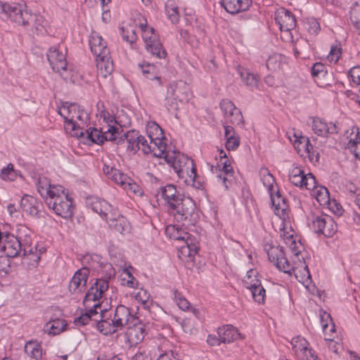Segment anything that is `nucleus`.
Segmentation results:
<instances>
[{
	"label": "nucleus",
	"mask_w": 360,
	"mask_h": 360,
	"mask_svg": "<svg viewBox=\"0 0 360 360\" xmlns=\"http://www.w3.org/2000/svg\"><path fill=\"white\" fill-rule=\"evenodd\" d=\"M220 4L226 12L235 15L247 11L252 4V0H221Z\"/></svg>",
	"instance_id": "nucleus-14"
},
{
	"label": "nucleus",
	"mask_w": 360,
	"mask_h": 360,
	"mask_svg": "<svg viewBox=\"0 0 360 360\" xmlns=\"http://www.w3.org/2000/svg\"><path fill=\"white\" fill-rule=\"evenodd\" d=\"M10 269V260L5 256H0V275H6Z\"/></svg>",
	"instance_id": "nucleus-53"
},
{
	"label": "nucleus",
	"mask_w": 360,
	"mask_h": 360,
	"mask_svg": "<svg viewBox=\"0 0 360 360\" xmlns=\"http://www.w3.org/2000/svg\"><path fill=\"white\" fill-rule=\"evenodd\" d=\"M25 352L30 357L39 359L41 357V346L36 342H28L25 345Z\"/></svg>",
	"instance_id": "nucleus-29"
},
{
	"label": "nucleus",
	"mask_w": 360,
	"mask_h": 360,
	"mask_svg": "<svg viewBox=\"0 0 360 360\" xmlns=\"http://www.w3.org/2000/svg\"><path fill=\"white\" fill-rule=\"evenodd\" d=\"M45 202L50 209H52L57 215L63 218L71 217L73 214L72 200L68 195L56 198H46Z\"/></svg>",
	"instance_id": "nucleus-7"
},
{
	"label": "nucleus",
	"mask_w": 360,
	"mask_h": 360,
	"mask_svg": "<svg viewBox=\"0 0 360 360\" xmlns=\"http://www.w3.org/2000/svg\"><path fill=\"white\" fill-rule=\"evenodd\" d=\"M311 228L316 233L323 234L326 237H332L337 231L335 221L327 214L313 216Z\"/></svg>",
	"instance_id": "nucleus-6"
},
{
	"label": "nucleus",
	"mask_w": 360,
	"mask_h": 360,
	"mask_svg": "<svg viewBox=\"0 0 360 360\" xmlns=\"http://www.w3.org/2000/svg\"><path fill=\"white\" fill-rule=\"evenodd\" d=\"M139 140L140 142L139 143V146L140 147V145L141 146V150L144 154H148L154 152V148H152L153 146L150 143H148V141L144 136L140 135Z\"/></svg>",
	"instance_id": "nucleus-54"
},
{
	"label": "nucleus",
	"mask_w": 360,
	"mask_h": 360,
	"mask_svg": "<svg viewBox=\"0 0 360 360\" xmlns=\"http://www.w3.org/2000/svg\"><path fill=\"white\" fill-rule=\"evenodd\" d=\"M120 33L122 36L123 39L126 40L127 41H128L131 44H132L136 40V32L132 29H131L130 30H129V29H127L126 31L128 33L127 34H124L125 29L124 27H120Z\"/></svg>",
	"instance_id": "nucleus-51"
},
{
	"label": "nucleus",
	"mask_w": 360,
	"mask_h": 360,
	"mask_svg": "<svg viewBox=\"0 0 360 360\" xmlns=\"http://www.w3.org/2000/svg\"><path fill=\"white\" fill-rule=\"evenodd\" d=\"M182 157H187L186 155H184V154L179 153L176 155L174 158H169L168 155L165 156V160L167 162V163L170 164L171 166L173 167L174 172L177 174L179 172V171L181 169L182 165H184V163L180 162L181 161Z\"/></svg>",
	"instance_id": "nucleus-41"
},
{
	"label": "nucleus",
	"mask_w": 360,
	"mask_h": 360,
	"mask_svg": "<svg viewBox=\"0 0 360 360\" xmlns=\"http://www.w3.org/2000/svg\"><path fill=\"white\" fill-rule=\"evenodd\" d=\"M20 205L23 211L32 216L38 214L41 206L34 197L29 195H25L22 198Z\"/></svg>",
	"instance_id": "nucleus-18"
},
{
	"label": "nucleus",
	"mask_w": 360,
	"mask_h": 360,
	"mask_svg": "<svg viewBox=\"0 0 360 360\" xmlns=\"http://www.w3.org/2000/svg\"><path fill=\"white\" fill-rule=\"evenodd\" d=\"M122 215L119 213L117 209L112 208L110 205V210H108V214H107L106 217H102V219L106 220L108 223L112 222V221H115L117 219H119Z\"/></svg>",
	"instance_id": "nucleus-56"
},
{
	"label": "nucleus",
	"mask_w": 360,
	"mask_h": 360,
	"mask_svg": "<svg viewBox=\"0 0 360 360\" xmlns=\"http://www.w3.org/2000/svg\"><path fill=\"white\" fill-rule=\"evenodd\" d=\"M109 226L112 230L120 233H128L129 231V223L123 216L115 221L109 222Z\"/></svg>",
	"instance_id": "nucleus-28"
},
{
	"label": "nucleus",
	"mask_w": 360,
	"mask_h": 360,
	"mask_svg": "<svg viewBox=\"0 0 360 360\" xmlns=\"http://www.w3.org/2000/svg\"><path fill=\"white\" fill-rule=\"evenodd\" d=\"M58 113L65 119V129L72 136L83 137L84 133L77 127L75 119L84 121L87 118V113L77 103H63L58 109Z\"/></svg>",
	"instance_id": "nucleus-3"
},
{
	"label": "nucleus",
	"mask_w": 360,
	"mask_h": 360,
	"mask_svg": "<svg viewBox=\"0 0 360 360\" xmlns=\"http://www.w3.org/2000/svg\"><path fill=\"white\" fill-rule=\"evenodd\" d=\"M37 191L41 197L46 198L49 193L54 195L53 191H51V184L49 181L45 177H39L37 184Z\"/></svg>",
	"instance_id": "nucleus-36"
},
{
	"label": "nucleus",
	"mask_w": 360,
	"mask_h": 360,
	"mask_svg": "<svg viewBox=\"0 0 360 360\" xmlns=\"http://www.w3.org/2000/svg\"><path fill=\"white\" fill-rule=\"evenodd\" d=\"M291 345L293 352L299 359L310 349L307 347L308 342L301 337L293 338Z\"/></svg>",
	"instance_id": "nucleus-22"
},
{
	"label": "nucleus",
	"mask_w": 360,
	"mask_h": 360,
	"mask_svg": "<svg viewBox=\"0 0 360 360\" xmlns=\"http://www.w3.org/2000/svg\"><path fill=\"white\" fill-rule=\"evenodd\" d=\"M240 75L245 84L250 89L257 88L258 86V76L248 71H240Z\"/></svg>",
	"instance_id": "nucleus-34"
},
{
	"label": "nucleus",
	"mask_w": 360,
	"mask_h": 360,
	"mask_svg": "<svg viewBox=\"0 0 360 360\" xmlns=\"http://www.w3.org/2000/svg\"><path fill=\"white\" fill-rule=\"evenodd\" d=\"M217 334L219 337H220L221 342L225 344L233 342L240 336L238 329L232 325H226L219 327L217 330Z\"/></svg>",
	"instance_id": "nucleus-19"
},
{
	"label": "nucleus",
	"mask_w": 360,
	"mask_h": 360,
	"mask_svg": "<svg viewBox=\"0 0 360 360\" xmlns=\"http://www.w3.org/2000/svg\"><path fill=\"white\" fill-rule=\"evenodd\" d=\"M220 107L225 115H227V110L236 111V110H238L235 105L231 101L227 99H224L221 101Z\"/></svg>",
	"instance_id": "nucleus-58"
},
{
	"label": "nucleus",
	"mask_w": 360,
	"mask_h": 360,
	"mask_svg": "<svg viewBox=\"0 0 360 360\" xmlns=\"http://www.w3.org/2000/svg\"><path fill=\"white\" fill-rule=\"evenodd\" d=\"M91 320V319L89 317V315L87 314L86 313H84V314H82L81 316L76 317L75 319L74 322L77 326H85Z\"/></svg>",
	"instance_id": "nucleus-59"
},
{
	"label": "nucleus",
	"mask_w": 360,
	"mask_h": 360,
	"mask_svg": "<svg viewBox=\"0 0 360 360\" xmlns=\"http://www.w3.org/2000/svg\"><path fill=\"white\" fill-rule=\"evenodd\" d=\"M119 129L115 127H110L107 131L103 134V142L105 141H114L116 139V134Z\"/></svg>",
	"instance_id": "nucleus-55"
},
{
	"label": "nucleus",
	"mask_w": 360,
	"mask_h": 360,
	"mask_svg": "<svg viewBox=\"0 0 360 360\" xmlns=\"http://www.w3.org/2000/svg\"><path fill=\"white\" fill-rule=\"evenodd\" d=\"M255 276V271L250 269L247 273V276L243 281L245 287L250 290L252 297L259 304L264 303L265 297V289L262 285L259 279H252Z\"/></svg>",
	"instance_id": "nucleus-9"
},
{
	"label": "nucleus",
	"mask_w": 360,
	"mask_h": 360,
	"mask_svg": "<svg viewBox=\"0 0 360 360\" xmlns=\"http://www.w3.org/2000/svg\"><path fill=\"white\" fill-rule=\"evenodd\" d=\"M300 360H321L315 354L314 351L310 349Z\"/></svg>",
	"instance_id": "nucleus-64"
},
{
	"label": "nucleus",
	"mask_w": 360,
	"mask_h": 360,
	"mask_svg": "<svg viewBox=\"0 0 360 360\" xmlns=\"http://www.w3.org/2000/svg\"><path fill=\"white\" fill-rule=\"evenodd\" d=\"M239 145L240 140L238 136L232 134L231 136H229V138L226 139V148L228 150H234L239 146Z\"/></svg>",
	"instance_id": "nucleus-50"
},
{
	"label": "nucleus",
	"mask_w": 360,
	"mask_h": 360,
	"mask_svg": "<svg viewBox=\"0 0 360 360\" xmlns=\"http://www.w3.org/2000/svg\"><path fill=\"white\" fill-rule=\"evenodd\" d=\"M108 310V309L106 307L101 309L100 315L98 316L101 319L98 320V319H94V321L96 322L98 330L105 335L115 333L116 332V328H117L113 325V320H112V322L110 323L108 321V319H105V313Z\"/></svg>",
	"instance_id": "nucleus-16"
},
{
	"label": "nucleus",
	"mask_w": 360,
	"mask_h": 360,
	"mask_svg": "<svg viewBox=\"0 0 360 360\" xmlns=\"http://www.w3.org/2000/svg\"><path fill=\"white\" fill-rule=\"evenodd\" d=\"M146 50L151 53L152 55L155 56L158 58H165L167 53L163 49L162 44L155 39L146 45Z\"/></svg>",
	"instance_id": "nucleus-25"
},
{
	"label": "nucleus",
	"mask_w": 360,
	"mask_h": 360,
	"mask_svg": "<svg viewBox=\"0 0 360 360\" xmlns=\"http://www.w3.org/2000/svg\"><path fill=\"white\" fill-rule=\"evenodd\" d=\"M127 334L130 341L134 344H137L144 339L146 331L143 325L139 324L134 325V327L130 328Z\"/></svg>",
	"instance_id": "nucleus-23"
},
{
	"label": "nucleus",
	"mask_w": 360,
	"mask_h": 360,
	"mask_svg": "<svg viewBox=\"0 0 360 360\" xmlns=\"http://www.w3.org/2000/svg\"><path fill=\"white\" fill-rule=\"evenodd\" d=\"M229 121L233 124L239 125L243 121V117L241 112L238 109L236 110L234 115L229 118Z\"/></svg>",
	"instance_id": "nucleus-61"
},
{
	"label": "nucleus",
	"mask_w": 360,
	"mask_h": 360,
	"mask_svg": "<svg viewBox=\"0 0 360 360\" xmlns=\"http://www.w3.org/2000/svg\"><path fill=\"white\" fill-rule=\"evenodd\" d=\"M349 75L352 81L356 84H360V67L356 66L352 68L349 71Z\"/></svg>",
	"instance_id": "nucleus-60"
},
{
	"label": "nucleus",
	"mask_w": 360,
	"mask_h": 360,
	"mask_svg": "<svg viewBox=\"0 0 360 360\" xmlns=\"http://www.w3.org/2000/svg\"><path fill=\"white\" fill-rule=\"evenodd\" d=\"M275 20L281 31L288 32L296 27L295 17L284 8H281L276 12Z\"/></svg>",
	"instance_id": "nucleus-11"
},
{
	"label": "nucleus",
	"mask_w": 360,
	"mask_h": 360,
	"mask_svg": "<svg viewBox=\"0 0 360 360\" xmlns=\"http://www.w3.org/2000/svg\"><path fill=\"white\" fill-rule=\"evenodd\" d=\"M166 11L168 15L169 19L174 24L177 23L179 19V15L178 12L177 7H170L169 6H166Z\"/></svg>",
	"instance_id": "nucleus-47"
},
{
	"label": "nucleus",
	"mask_w": 360,
	"mask_h": 360,
	"mask_svg": "<svg viewBox=\"0 0 360 360\" xmlns=\"http://www.w3.org/2000/svg\"><path fill=\"white\" fill-rule=\"evenodd\" d=\"M23 240L20 237L6 233L0 240V250L4 252L7 258L20 256Z\"/></svg>",
	"instance_id": "nucleus-8"
},
{
	"label": "nucleus",
	"mask_w": 360,
	"mask_h": 360,
	"mask_svg": "<svg viewBox=\"0 0 360 360\" xmlns=\"http://www.w3.org/2000/svg\"><path fill=\"white\" fill-rule=\"evenodd\" d=\"M110 179L123 187V186L127 184V181L129 180V177L118 169V173L115 172L110 176Z\"/></svg>",
	"instance_id": "nucleus-46"
},
{
	"label": "nucleus",
	"mask_w": 360,
	"mask_h": 360,
	"mask_svg": "<svg viewBox=\"0 0 360 360\" xmlns=\"http://www.w3.org/2000/svg\"><path fill=\"white\" fill-rule=\"evenodd\" d=\"M180 93V87L178 86V84H175V89H173V96H174L175 99H179L181 101H183L184 100L188 99V94L184 92L182 93L181 95L179 94Z\"/></svg>",
	"instance_id": "nucleus-63"
},
{
	"label": "nucleus",
	"mask_w": 360,
	"mask_h": 360,
	"mask_svg": "<svg viewBox=\"0 0 360 360\" xmlns=\"http://www.w3.org/2000/svg\"><path fill=\"white\" fill-rule=\"evenodd\" d=\"M51 191L54 193V195H51L49 193V195L46 198L53 197L54 198L57 197H64L65 195H68V192L61 186H52L51 185Z\"/></svg>",
	"instance_id": "nucleus-52"
},
{
	"label": "nucleus",
	"mask_w": 360,
	"mask_h": 360,
	"mask_svg": "<svg viewBox=\"0 0 360 360\" xmlns=\"http://www.w3.org/2000/svg\"><path fill=\"white\" fill-rule=\"evenodd\" d=\"M149 137L150 139V144L153 146L152 148H154V152H153L154 156L161 158L165 154V144L158 137L155 139H153L151 136H149Z\"/></svg>",
	"instance_id": "nucleus-37"
},
{
	"label": "nucleus",
	"mask_w": 360,
	"mask_h": 360,
	"mask_svg": "<svg viewBox=\"0 0 360 360\" xmlns=\"http://www.w3.org/2000/svg\"><path fill=\"white\" fill-rule=\"evenodd\" d=\"M89 206L91 210L98 213L101 217H106L108 210H110V205L103 199L91 197L88 198Z\"/></svg>",
	"instance_id": "nucleus-20"
},
{
	"label": "nucleus",
	"mask_w": 360,
	"mask_h": 360,
	"mask_svg": "<svg viewBox=\"0 0 360 360\" xmlns=\"http://www.w3.org/2000/svg\"><path fill=\"white\" fill-rule=\"evenodd\" d=\"M267 251V255L270 262L274 263L275 265L279 262L280 259H284V252L283 247L280 246H271Z\"/></svg>",
	"instance_id": "nucleus-32"
},
{
	"label": "nucleus",
	"mask_w": 360,
	"mask_h": 360,
	"mask_svg": "<svg viewBox=\"0 0 360 360\" xmlns=\"http://www.w3.org/2000/svg\"><path fill=\"white\" fill-rule=\"evenodd\" d=\"M132 316L129 311V309L124 305L120 304L116 307L114 317H113V325L117 328H122L124 326L127 325L130 318Z\"/></svg>",
	"instance_id": "nucleus-17"
},
{
	"label": "nucleus",
	"mask_w": 360,
	"mask_h": 360,
	"mask_svg": "<svg viewBox=\"0 0 360 360\" xmlns=\"http://www.w3.org/2000/svg\"><path fill=\"white\" fill-rule=\"evenodd\" d=\"M178 295H180L179 294ZM175 298L176 299L177 304L180 309L185 311L189 308L190 303L184 297L180 296L177 297V295L175 294Z\"/></svg>",
	"instance_id": "nucleus-62"
},
{
	"label": "nucleus",
	"mask_w": 360,
	"mask_h": 360,
	"mask_svg": "<svg viewBox=\"0 0 360 360\" xmlns=\"http://www.w3.org/2000/svg\"><path fill=\"white\" fill-rule=\"evenodd\" d=\"M18 5L14 3L10 4L0 1V18L3 20L9 18L12 22L13 17L11 15L15 13L14 11L18 8Z\"/></svg>",
	"instance_id": "nucleus-30"
},
{
	"label": "nucleus",
	"mask_w": 360,
	"mask_h": 360,
	"mask_svg": "<svg viewBox=\"0 0 360 360\" xmlns=\"http://www.w3.org/2000/svg\"><path fill=\"white\" fill-rule=\"evenodd\" d=\"M341 48L336 46H332L330 48V53L328 56V59L330 62L336 63L341 56Z\"/></svg>",
	"instance_id": "nucleus-48"
},
{
	"label": "nucleus",
	"mask_w": 360,
	"mask_h": 360,
	"mask_svg": "<svg viewBox=\"0 0 360 360\" xmlns=\"http://www.w3.org/2000/svg\"><path fill=\"white\" fill-rule=\"evenodd\" d=\"M88 276V269L84 268L77 270L69 284L70 292L72 294L81 293L86 288Z\"/></svg>",
	"instance_id": "nucleus-13"
},
{
	"label": "nucleus",
	"mask_w": 360,
	"mask_h": 360,
	"mask_svg": "<svg viewBox=\"0 0 360 360\" xmlns=\"http://www.w3.org/2000/svg\"><path fill=\"white\" fill-rule=\"evenodd\" d=\"M304 176V172L298 167L293 168L289 174L291 183L298 187H303Z\"/></svg>",
	"instance_id": "nucleus-31"
},
{
	"label": "nucleus",
	"mask_w": 360,
	"mask_h": 360,
	"mask_svg": "<svg viewBox=\"0 0 360 360\" xmlns=\"http://www.w3.org/2000/svg\"><path fill=\"white\" fill-rule=\"evenodd\" d=\"M91 52L96 56V67L99 74L107 77L113 71V63L106 43L98 34H93L89 39Z\"/></svg>",
	"instance_id": "nucleus-2"
},
{
	"label": "nucleus",
	"mask_w": 360,
	"mask_h": 360,
	"mask_svg": "<svg viewBox=\"0 0 360 360\" xmlns=\"http://www.w3.org/2000/svg\"><path fill=\"white\" fill-rule=\"evenodd\" d=\"M68 324L63 319H55L50 321L46 325V330H49V333L52 335H58L65 330Z\"/></svg>",
	"instance_id": "nucleus-26"
},
{
	"label": "nucleus",
	"mask_w": 360,
	"mask_h": 360,
	"mask_svg": "<svg viewBox=\"0 0 360 360\" xmlns=\"http://www.w3.org/2000/svg\"><path fill=\"white\" fill-rule=\"evenodd\" d=\"M21 255L32 256L31 259L36 262H38V261L40 259V257L37 252V248L32 247L31 238L30 237L25 236V239L23 240Z\"/></svg>",
	"instance_id": "nucleus-24"
},
{
	"label": "nucleus",
	"mask_w": 360,
	"mask_h": 360,
	"mask_svg": "<svg viewBox=\"0 0 360 360\" xmlns=\"http://www.w3.org/2000/svg\"><path fill=\"white\" fill-rule=\"evenodd\" d=\"M314 195L320 205H328L330 202V195L328 190L323 186L318 187L314 191Z\"/></svg>",
	"instance_id": "nucleus-33"
},
{
	"label": "nucleus",
	"mask_w": 360,
	"mask_h": 360,
	"mask_svg": "<svg viewBox=\"0 0 360 360\" xmlns=\"http://www.w3.org/2000/svg\"><path fill=\"white\" fill-rule=\"evenodd\" d=\"M219 158H221V160L225 159L224 162L222 163V171L224 172V174L226 175L227 176H233V170L231 165V162L228 159L226 152L224 151L223 150H221L219 152Z\"/></svg>",
	"instance_id": "nucleus-43"
},
{
	"label": "nucleus",
	"mask_w": 360,
	"mask_h": 360,
	"mask_svg": "<svg viewBox=\"0 0 360 360\" xmlns=\"http://www.w3.org/2000/svg\"><path fill=\"white\" fill-rule=\"evenodd\" d=\"M282 56L278 53L271 55L266 60V66L271 71H276L280 68Z\"/></svg>",
	"instance_id": "nucleus-39"
},
{
	"label": "nucleus",
	"mask_w": 360,
	"mask_h": 360,
	"mask_svg": "<svg viewBox=\"0 0 360 360\" xmlns=\"http://www.w3.org/2000/svg\"><path fill=\"white\" fill-rule=\"evenodd\" d=\"M177 222L183 226L194 225L198 221V213L195 212V205L188 197L183 196L179 202L169 209Z\"/></svg>",
	"instance_id": "nucleus-4"
},
{
	"label": "nucleus",
	"mask_w": 360,
	"mask_h": 360,
	"mask_svg": "<svg viewBox=\"0 0 360 360\" xmlns=\"http://www.w3.org/2000/svg\"><path fill=\"white\" fill-rule=\"evenodd\" d=\"M327 124L325 121L320 118H314L313 120L312 129L316 134L321 136H327L328 131L326 130Z\"/></svg>",
	"instance_id": "nucleus-35"
},
{
	"label": "nucleus",
	"mask_w": 360,
	"mask_h": 360,
	"mask_svg": "<svg viewBox=\"0 0 360 360\" xmlns=\"http://www.w3.org/2000/svg\"><path fill=\"white\" fill-rule=\"evenodd\" d=\"M123 136L127 140L128 143L127 149L129 150L136 153L138 150L140 149V147L139 146V143L140 142V134H139V131L135 130L128 131L127 134H123V136L120 138L117 143H120L124 141Z\"/></svg>",
	"instance_id": "nucleus-21"
},
{
	"label": "nucleus",
	"mask_w": 360,
	"mask_h": 360,
	"mask_svg": "<svg viewBox=\"0 0 360 360\" xmlns=\"http://www.w3.org/2000/svg\"><path fill=\"white\" fill-rule=\"evenodd\" d=\"M180 162L184 163L179 172L177 173L180 178L185 179V182L193 180L197 177L196 169L193 160L188 157H182Z\"/></svg>",
	"instance_id": "nucleus-15"
},
{
	"label": "nucleus",
	"mask_w": 360,
	"mask_h": 360,
	"mask_svg": "<svg viewBox=\"0 0 360 360\" xmlns=\"http://www.w3.org/2000/svg\"><path fill=\"white\" fill-rule=\"evenodd\" d=\"M12 22L30 30L32 35L43 34L46 30V21L39 13H32L25 5L19 4L14 11Z\"/></svg>",
	"instance_id": "nucleus-1"
},
{
	"label": "nucleus",
	"mask_w": 360,
	"mask_h": 360,
	"mask_svg": "<svg viewBox=\"0 0 360 360\" xmlns=\"http://www.w3.org/2000/svg\"><path fill=\"white\" fill-rule=\"evenodd\" d=\"M86 138L92 143L97 144L103 143V134L101 131L90 127L86 132Z\"/></svg>",
	"instance_id": "nucleus-38"
},
{
	"label": "nucleus",
	"mask_w": 360,
	"mask_h": 360,
	"mask_svg": "<svg viewBox=\"0 0 360 360\" xmlns=\"http://www.w3.org/2000/svg\"><path fill=\"white\" fill-rule=\"evenodd\" d=\"M350 19L354 27L360 34V8H353L351 11Z\"/></svg>",
	"instance_id": "nucleus-44"
},
{
	"label": "nucleus",
	"mask_w": 360,
	"mask_h": 360,
	"mask_svg": "<svg viewBox=\"0 0 360 360\" xmlns=\"http://www.w3.org/2000/svg\"><path fill=\"white\" fill-rule=\"evenodd\" d=\"M276 266L280 271H282L284 273L291 274L292 271L297 278L300 276L297 272V269L290 264L285 255L284 259H280Z\"/></svg>",
	"instance_id": "nucleus-40"
},
{
	"label": "nucleus",
	"mask_w": 360,
	"mask_h": 360,
	"mask_svg": "<svg viewBox=\"0 0 360 360\" xmlns=\"http://www.w3.org/2000/svg\"><path fill=\"white\" fill-rule=\"evenodd\" d=\"M311 75L313 77L324 76L326 72L325 65L321 63H316L311 69Z\"/></svg>",
	"instance_id": "nucleus-49"
},
{
	"label": "nucleus",
	"mask_w": 360,
	"mask_h": 360,
	"mask_svg": "<svg viewBox=\"0 0 360 360\" xmlns=\"http://www.w3.org/2000/svg\"><path fill=\"white\" fill-rule=\"evenodd\" d=\"M356 133L354 138H351L348 142L347 146L351 150H353L354 154L356 158L360 160V136L359 128L353 127L352 128L351 134Z\"/></svg>",
	"instance_id": "nucleus-27"
},
{
	"label": "nucleus",
	"mask_w": 360,
	"mask_h": 360,
	"mask_svg": "<svg viewBox=\"0 0 360 360\" xmlns=\"http://www.w3.org/2000/svg\"><path fill=\"white\" fill-rule=\"evenodd\" d=\"M124 189H128L131 191L134 194H141V190L138 184L133 182L131 179L129 178V180L127 181V184L123 186Z\"/></svg>",
	"instance_id": "nucleus-57"
},
{
	"label": "nucleus",
	"mask_w": 360,
	"mask_h": 360,
	"mask_svg": "<svg viewBox=\"0 0 360 360\" xmlns=\"http://www.w3.org/2000/svg\"><path fill=\"white\" fill-rule=\"evenodd\" d=\"M108 281L106 279H97L94 285L87 290L83 304L86 305L89 301H98L99 300L104 292L108 289Z\"/></svg>",
	"instance_id": "nucleus-12"
},
{
	"label": "nucleus",
	"mask_w": 360,
	"mask_h": 360,
	"mask_svg": "<svg viewBox=\"0 0 360 360\" xmlns=\"http://www.w3.org/2000/svg\"><path fill=\"white\" fill-rule=\"evenodd\" d=\"M156 195L160 197L165 201V204L168 206V210L172 206H174V204L179 202L184 196L177 192L176 186L173 184H167L160 187Z\"/></svg>",
	"instance_id": "nucleus-10"
},
{
	"label": "nucleus",
	"mask_w": 360,
	"mask_h": 360,
	"mask_svg": "<svg viewBox=\"0 0 360 360\" xmlns=\"http://www.w3.org/2000/svg\"><path fill=\"white\" fill-rule=\"evenodd\" d=\"M139 65L142 70L143 74L146 75V77L151 80H155L158 83V85L161 84L160 77L158 76H153L154 70L155 69L153 65L148 63L146 65Z\"/></svg>",
	"instance_id": "nucleus-42"
},
{
	"label": "nucleus",
	"mask_w": 360,
	"mask_h": 360,
	"mask_svg": "<svg viewBox=\"0 0 360 360\" xmlns=\"http://www.w3.org/2000/svg\"><path fill=\"white\" fill-rule=\"evenodd\" d=\"M47 58L52 70L60 74L62 78L68 81L72 77V69L68 65L65 56L56 47H51L47 53Z\"/></svg>",
	"instance_id": "nucleus-5"
},
{
	"label": "nucleus",
	"mask_w": 360,
	"mask_h": 360,
	"mask_svg": "<svg viewBox=\"0 0 360 360\" xmlns=\"http://www.w3.org/2000/svg\"><path fill=\"white\" fill-rule=\"evenodd\" d=\"M303 187H305L306 189L314 191L316 190L318 187L316 186V181L315 176L309 173L305 174L304 180Z\"/></svg>",
	"instance_id": "nucleus-45"
}]
</instances>
